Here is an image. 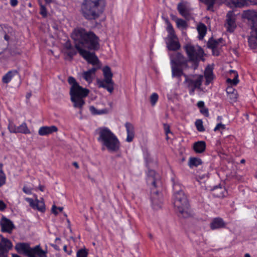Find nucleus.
<instances>
[{"instance_id": "obj_1", "label": "nucleus", "mask_w": 257, "mask_h": 257, "mask_svg": "<svg viewBox=\"0 0 257 257\" xmlns=\"http://www.w3.org/2000/svg\"><path fill=\"white\" fill-rule=\"evenodd\" d=\"M72 38L75 43L77 50L89 63L96 65L99 60L94 53H91L83 48L90 50L97 51L100 48L99 38L92 32L87 31L82 28L75 29L72 35Z\"/></svg>"}, {"instance_id": "obj_2", "label": "nucleus", "mask_w": 257, "mask_h": 257, "mask_svg": "<svg viewBox=\"0 0 257 257\" xmlns=\"http://www.w3.org/2000/svg\"><path fill=\"white\" fill-rule=\"evenodd\" d=\"M105 7V0H84L81 5V11L86 19L94 20L102 14Z\"/></svg>"}, {"instance_id": "obj_3", "label": "nucleus", "mask_w": 257, "mask_h": 257, "mask_svg": "<svg viewBox=\"0 0 257 257\" xmlns=\"http://www.w3.org/2000/svg\"><path fill=\"white\" fill-rule=\"evenodd\" d=\"M68 81L69 84L71 85L70 95L71 100L73 103V106L81 109L85 103L83 98L88 95L89 90L80 86L73 77H69Z\"/></svg>"}, {"instance_id": "obj_4", "label": "nucleus", "mask_w": 257, "mask_h": 257, "mask_svg": "<svg viewBox=\"0 0 257 257\" xmlns=\"http://www.w3.org/2000/svg\"><path fill=\"white\" fill-rule=\"evenodd\" d=\"M98 140L101 142L110 152H116L119 150L120 143L117 137L107 128H100Z\"/></svg>"}, {"instance_id": "obj_5", "label": "nucleus", "mask_w": 257, "mask_h": 257, "mask_svg": "<svg viewBox=\"0 0 257 257\" xmlns=\"http://www.w3.org/2000/svg\"><path fill=\"white\" fill-rule=\"evenodd\" d=\"M172 76L181 80L184 74V69L188 67V60L181 53H176L170 56Z\"/></svg>"}, {"instance_id": "obj_6", "label": "nucleus", "mask_w": 257, "mask_h": 257, "mask_svg": "<svg viewBox=\"0 0 257 257\" xmlns=\"http://www.w3.org/2000/svg\"><path fill=\"white\" fill-rule=\"evenodd\" d=\"M174 205L183 217H187L190 215L189 205L186 195L182 190L175 193Z\"/></svg>"}, {"instance_id": "obj_7", "label": "nucleus", "mask_w": 257, "mask_h": 257, "mask_svg": "<svg viewBox=\"0 0 257 257\" xmlns=\"http://www.w3.org/2000/svg\"><path fill=\"white\" fill-rule=\"evenodd\" d=\"M184 49L187 55L188 61L194 63L195 66L194 69H196L200 60H203V49L198 46H195L191 44H187L184 46Z\"/></svg>"}, {"instance_id": "obj_8", "label": "nucleus", "mask_w": 257, "mask_h": 257, "mask_svg": "<svg viewBox=\"0 0 257 257\" xmlns=\"http://www.w3.org/2000/svg\"><path fill=\"white\" fill-rule=\"evenodd\" d=\"M166 23L167 31L168 33L165 39L167 48L169 51H176L180 49V44L171 24L168 20L166 21Z\"/></svg>"}, {"instance_id": "obj_9", "label": "nucleus", "mask_w": 257, "mask_h": 257, "mask_svg": "<svg viewBox=\"0 0 257 257\" xmlns=\"http://www.w3.org/2000/svg\"><path fill=\"white\" fill-rule=\"evenodd\" d=\"M102 71L104 79L97 80L98 87L106 89L108 92L112 93L114 89V82L112 79L113 74L108 66L104 67Z\"/></svg>"}, {"instance_id": "obj_10", "label": "nucleus", "mask_w": 257, "mask_h": 257, "mask_svg": "<svg viewBox=\"0 0 257 257\" xmlns=\"http://www.w3.org/2000/svg\"><path fill=\"white\" fill-rule=\"evenodd\" d=\"M182 76L185 78L184 82L187 84L190 94H193L196 89H200L203 80V75H194L189 77L184 73Z\"/></svg>"}, {"instance_id": "obj_11", "label": "nucleus", "mask_w": 257, "mask_h": 257, "mask_svg": "<svg viewBox=\"0 0 257 257\" xmlns=\"http://www.w3.org/2000/svg\"><path fill=\"white\" fill-rule=\"evenodd\" d=\"M0 237H2L0 241V257H8L9 252L13 248L12 242L1 234Z\"/></svg>"}, {"instance_id": "obj_12", "label": "nucleus", "mask_w": 257, "mask_h": 257, "mask_svg": "<svg viewBox=\"0 0 257 257\" xmlns=\"http://www.w3.org/2000/svg\"><path fill=\"white\" fill-rule=\"evenodd\" d=\"M1 230L3 232L12 233L13 230L15 228L13 222L5 216H3L0 220Z\"/></svg>"}, {"instance_id": "obj_13", "label": "nucleus", "mask_w": 257, "mask_h": 257, "mask_svg": "<svg viewBox=\"0 0 257 257\" xmlns=\"http://www.w3.org/2000/svg\"><path fill=\"white\" fill-rule=\"evenodd\" d=\"M26 200L29 203L30 206L33 209L42 212L45 211V205L43 199L42 200H39L37 199L34 200L32 198H26Z\"/></svg>"}, {"instance_id": "obj_14", "label": "nucleus", "mask_w": 257, "mask_h": 257, "mask_svg": "<svg viewBox=\"0 0 257 257\" xmlns=\"http://www.w3.org/2000/svg\"><path fill=\"white\" fill-rule=\"evenodd\" d=\"M151 199L153 207L157 209L161 207L162 205V196L159 193L152 189L151 191Z\"/></svg>"}, {"instance_id": "obj_15", "label": "nucleus", "mask_w": 257, "mask_h": 257, "mask_svg": "<svg viewBox=\"0 0 257 257\" xmlns=\"http://www.w3.org/2000/svg\"><path fill=\"white\" fill-rule=\"evenodd\" d=\"M32 248L27 243H19L15 246V249L19 253H23L29 257H30L32 253Z\"/></svg>"}, {"instance_id": "obj_16", "label": "nucleus", "mask_w": 257, "mask_h": 257, "mask_svg": "<svg viewBox=\"0 0 257 257\" xmlns=\"http://www.w3.org/2000/svg\"><path fill=\"white\" fill-rule=\"evenodd\" d=\"M76 47H73L70 41H67L64 45V52L70 60L72 59L73 56L76 55Z\"/></svg>"}, {"instance_id": "obj_17", "label": "nucleus", "mask_w": 257, "mask_h": 257, "mask_svg": "<svg viewBox=\"0 0 257 257\" xmlns=\"http://www.w3.org/2000/svg\"><path fill=\"white\" fill-rule=\"evenodd\" d=\"M226 25L227 31L232 32L236 27L234 15L232 12L229 11L226 15Z\"/></svg>"}, {"instance_id": "obj_18", "label": "nucleus", "mask_w": 257, "mask_h": 257, "mask_svg": "<svg viewBox=\"0 0 257 257\" xmlns=\"http://www.w3.org/2000/svg\"><path fill=\"white\" fill-rule=\"evenodd\" d=\"M57 131L58 128L55 125L44 126L39 128L38 134L41 136H47Z\"/></svg>"}, {"instance_id": "obj_19", "label": "nucleus", "mask_w": 257, "mask_h": 257, "mask_svg": "<svg viewBox=\"0 0 257 257\" xmlns=\"http://www.w3.org/2000/svg\"><path fill=\"white\" fill-rule=\"evenodd\" d=\"M225 223L222 218L217 217L212 220L210 223V226L212 229L214 230L224 228L225 227Z\"/></svg>"}, {"instance_id": "obj_20", "label": "nucleus", "mask_w": 257, "mask_h": 257, "mask_svg": "<svg viewBox=\"0 0 257 257\" xmlns=\"http://www.w3.org/2000/svg\"><path fill=\"white\" fill-rule=\"evenodd\" d=\"M125 126L127 132L126 141L127 142H131L135 137V129L134 125L130 122H127L125 124Z\"/></svg>"}, {"instance_id": "obj_21", "label": "nucleus", "mask_w": 257, "mask_h": 257, "mask_svg": "<svg viewBox=\"0 0 257 257\" xmlns=\"http://www.w3.org/2000/svg\"><path fill=\"white\" fill-rule=\"evenodd\" d=\"M177 10L180 14L185 18L187 19L190 16L189 10L185 3H179L177 6Z\"/></svg>"}, {"instance_id": "obj_22", "label": "nucleus", "mask_w": 257, "mask_h": 257, "mask_svg": "<svg viewBox=\"0 0 257 257\" xmlns=\"http://www.w3.org/2000/svg\"><path fill=\"white\" fill-rule=\"evenodd\" d=\"M212 195L215 197L222 198L226 194V191L224 187L221 186H215L212 190Z\"/></svg>"}, {"instance_id": "obj_23", "label": "nucleus", "mask_w": 257, "mask_h": 257, "mask_svg": "<svg viewBox=\"0 0 257 257\" xmlns=\"http://www.w3.org/2000/svg\"><path fill=\"white\" fill-rule=\"evenodd\" d=\"M193 149L196 153H202L205 150L206 143L203 141L195 142L193 144Z\"/></svg>"}, {"instance_id": "obj_24", "label": "nucleus", "mask_w": 257, "mask_h": 257, "mask_svg": "<svg viewBox=\"0 0 257 257\" xmlns=\"http://www.w3.org/2000/svg\"><path fill=\"white\" fill-rule=\"evenodd\" d=\"M15 76L19 77L18 71L16 70L10 71L3 76L2 81L4 83H8Z\"/></svg>"}, {"instance_id": "obj_25", "label": "nucleus", "mask_w": 257, "mask_h": 257, "mask_svg": "<svg viewBox=\"0 0 257 257\" xmlns=\"http://www.w3.org/2000/svg\"><path fill=\"white\" fill-rule=\"evenodd\" d=\"M97 69V68L93 67L88 71L84 72L82 74L83 78L88 82H91L92 81V75L95 74Z\"/></svg>"}, {"instance_id": "obj_26", "label": "nucleus", "mask_w": 257, "mask_h": 257, "mask_svg": "<svg viewBox=\"0 0 257 257\" xmlns=\"http://www.w3.org/2000/svg\"><path fill=\"white\" fill-rule=\"evenodd\" d=\"M31 252L30 257H36L35 255H37L39 257H47L46 252L41 249L40 245H37L32 248Z\"/></svg>"}, {"instance_id": "obj_27", "label": "nucleus", "mask_w": 257, "mask_h": 257, "mask_svg": "<svg viewBox=\"0 0 257 257\" xmlns=\"http://www.w3.org/2000/svg\"><path fill=\"white\" fill-rule=\"evenodd\" d=\"M222 39H219L217 40L210 38L207 42V47L212 50L213 54H215L214 49L216 48L219 42H221Z\"/></svg>"}, {"instance_id": "obj_28", "label": "nucleus", "mask_w": 257, "mask_h": 257, "mask_svg": "<svg viewBox=\"0 0 257 257\" xmlns=\"http://www.w3.org/2000/svg\"><path fill=\"white\" fill-rule=\"evenodd\" d=\"M230 74L231 75H233V78L232 79L228 78L227 82L230 83L231 85H236L239 82L237 72L234 70H230Z\"/></svg>"}, {"instance_id": "obj_29", "label": "nucleus", "mask_w": 257, "mask_h": 257, "mask_svg": "<svg viewBox=\"0 0 257 257\" xmlns=\"http://www.w3.org/2000/svg\"><path fill=\"white\" fill-rule=\"evenodd\" d=\"M197 31L199 33V39H202L206 33L207 28L203 23H200L197 26Z\"/></svg>"}, {"instance_id": "obj_30", "label": "nucleus", "mask_w": 257, "mask_h": 257, "mask_svg": "<svg viewBox=\"0 0 257 257\" xmlns=\"http://www.w3.org/2000/svg\"><path fill=\"white\" fill-rule=\"evenodd\" d=\"M204 76L206 79L205 85H207L213 79L212 70L210 68L206 69Z\"/></svg>"}, {"instance_id": "obj_31", "label": "nucleus", "mask_w": 257, "mask_h": 257, "mask_svg": "<svg viewBox=\"0 0 257 257\" xmlns=\"http://www.w3.org/2000/svg\"><path fill=\"white\" fill-rule=\"evenodd\" d=\"M248 44L249 47L253 49L257 48V36L253 33L248 38Z\"/></svg>"}, {"instance_id": "obj_32", "label": "nucleus", "mask_w": 257, "mask_h": 257, "mask_svg": "<svg viewBox=\"0 0 257 257\" xmlns=\"http://www.w3.org/2000/svg\"><path fill=\"white\" fill-rule=\"evenodd\" d=\"M18 130L17 132H18V133L29 134L31 133L25 122L23 123L19 126H18Z\"/></svg>"}, {"instance_id": "obj_33", "label": "nucleus", "mask_w": 257, "mask_h": 257, "mask_svg": "<svg viewBox=\"0 0 257 257\" xmlns=\"http://www.w3.org/2000/svg\"><path fill=\"white\" fill-rule=\"evenodd\" d=\"M202 163L201 160L197 158H190L189 161V166L190 167H197Z\"/></svg>"}, {"instance_id": "obj_34", "label": "nucleus", "mask_w": 257, "mask_h": 257, "mask_svg": "<svg viewBox=\"0 0 257 257\" xmlns=\"http://www.w3.org/2000/svg\"><path fill=\"white\" fill-rule=\"evenodd\" d=\"M3 165L0 163V187L6 183V176L3 170Z\"/></svg>"}, {"instance_id": "obj_35", "label": "nucleus", "mask_w": 257, "mask_h": 257, "mask_svg": "<svg viewBox=\"0 0 257 257\" xmlns=\"http://www.w3.org/2000/svg\"><path fill=\"white\" fill-rule=\"evenodd\" d=\"M226 92L228 95H233V97L230 96V98L235 101L237 98L236 91L231 86H228L226 88Z\"/></svg>"}, {"instance_id": "obj_36", "label": "nucleus", "mask_w": 257, "mask_h": 257, "mask_svg": "<svg viewBox=\"0 0 257 257\" xmlns=\"http://www.w3.org/2000/svg\"><path fill=\"white\" fill-rule=\"evenodd\" d=\"M201 2L207 6V10L213 11V8L215 2L217 0H199Z\"/></svg>"}, {"instance_id": "obj_37", "label": "nucleus", "mask_w": 257, "mask_h": 257, "mask_svg": "<svg viewBox=\"0 0 257 257\" xmlns=\"http://www.w3.org/2000/svg\"><path fill=\"white\" fill-rule=\"evenodd\" d=\"M207 179V176H203L201 177L199 176L198 178H197V181L202 188H204L206 189V186H205V182Z\"/></svg>"}, {"instance_id": "obj_38", "label": "nucleus", "mask_w": 257, "mask_h": 257, "mask_svg": "<svg viewBox=\"0 0 257 257\" xmlns=\"http://www.w3.org/2000/svg\"><path fill=\"white\" fill-rule=\"evenodd\" d=\"M236 7H242L246 5V0H231Z\"/></svg>"}, {"instance_id": "obj_39", "label": "nucleus", "mask_w": 257, "mask_h": 257, "mask_svg": "<svg viewBox=\"0 0 257 257\" xmlns=\"http://www.w3.org/2000/svg\"><path fill=\"white\" fill-rule=\"evenodd\" d=\"M195 125L197 130L199 132H204L205 131L204 127L203 125V122L201 119H197L195 121Z\"/></svg>"}, {"instance_id": "obj_40", "label": "nucleus", "mask_w": 257, "mask_h": 257, "mask_svg": "<svg viewBox=\"0 0 257 257\" xmlns=\"http://www.w3.org/2000/svg\"><path fill=\"white\" fill-rule=\"evenodd\" d=\"M90 110L93 114H100L106 112L105 109L98 110L94 106L90 107Z\"/></svg>"}, {"instance_id": "obj_41", "label": "nucleus", "mask_w": 257, "mask_h": 257, "mask_svg": "<svg viewBox=\"0 0 257 257\" xmlns=\"http://www.w3.org/2000/svg\"><path fill=\"white\" fill-rule=\"evenodd\" d=\"M88 254V252L87 249L85 248L80 249L77 252V257H87Z\"/></svg>"}, {"instance_id": "obj_42", "label": "nucleus", "mask_w": 257, "mask_h": 257, "mask_svg": "<svg viewBox=\"0 0 257 257\" xmlns=\"http://www.w3.org/2000/svg\"><path fill=\"white\" fill-rule=\"evenodd\" d=\"M149 176L152 178V185L155 188L156 187V173L153 170H150L149 171Z\"/></svg>"}, {"instance_id": "obj_43", "label": "nucleus", "mask_w": 257, "mask_h": 257, "mask_svg": "<svg viewBox=\"0 0 257 257\" xmlns=\"http://www.w3.org/2000/svg\"><path fill=\"white\" fill-rule=\"evenodd\" d=\"M176 24L178 28L181 27L185 28L187 27V24L186 22L181 19H177L176 20Z\"/></svg>"}, {"instance_id": "obj_44", "label": "nucleus", "mask_w": 257, "mask_h": 257, "mask_svg": "<svg viewBox=\"0 0 257 257\" xmlns=\"http://www.w3.org/2000/svg\"><path fill=\"white\" fill-rule=\"evenodd\" d=\"M158 95L156 93H153L150 97V101L152 105H154L158 99Z\"/></svg>"}, {"instance_id": "obj_45", "label": "nucleus", "mask_w": 257, "mask_h": 257, "mask_svg": "<svg viewBox=\"0 0 257 257\" xmlns=\"http://www.w3.org/2000/svg\"><path fill=\"white\" fill-rule=\"evenodd\" d=\"M125 162L124 160L117 162L115 166V169H121L124 168Z\"/></svg>"}, {"instance_id": "obj_46", "label": "nucleus", "mask_w": 257, "mask_h": 257, "mask_svg": "<svg viewBox=\"0 0 257 257\" xmlns=\"http://www.w3.org/2000/svg\"><path fill=\"white\" fill-rule=\"evenodd\" d=\"M40 14L43 16L44 17H46L47 15V13L46 11V9L44 6H43L41 3H40Z\"/></svg>"}, {"instance_id": "obj_47", "label": "nucleus", "mask_w": 257, "mask_h": 257, "mask_svg": "<svg viewBox=\"0 0 257 257\" xmlns=\"http://www.w3.org/2000/svg\"><path fill=\"white\" fill-rule=\"evenodd\" d=\"M9 129L10 131L12 133H18V132H16L18 131V126L17 127L13 123H11L9 125Z\"/></svg>"}, {"instance_id": "obj_48", "label": "nucleus", "mask_w": 257, "mask_h": 257, "mask_svg": "<svg viewBox=\"0 0 257 257\" xmlns=\"http://www.w3.org/2000/svg\"><path fill=\"white\" fill-rule=\"evenodd\" d=\"M164 129L166 135L167 136L166 137V139L168 140L169 139V137L168 136V134L169 133H171V134L172 133L170 131L169 125L168 124H167V123L164 124Z\"/></svg>"}, {"instance_id": "obj_49", "label": "nucleus", "mask_w": 257, "mask_h": 257, "mask_svg": "<svg viewBox=\"0 0 257 257\" xmlns=\"http://www.w3.org/2000/svg\"><path fill=\"white\" fill-rule=\"evenodd\" d=\"M225 128V126L224 124H223L221 123H218L215 127L214 129V132H216L220 130H224Z\"/></svg>"}, {"instance_id": "obj_50", "label": "nucleus", "mask_w": 257, "mask_h": 257, "mask_svg": "<svg viewBox=\"0 0 257 257\" xmlns=\"http://www.w3.org/2000/svg\"><path fill=\"white\" fill-rule=\"evenodd\" d=\"M200 112L206 117L209 116L208 109L206 107L201 108L200 109Z\"/></svg>"}, {"instance_id": "obj_51", "label": "nucleus", "mask_w": 257, "mask_h": 257, "mask_svg": "<svg viewBox=\"0 0 257 257\" xmlns=\"http://www.w3.org/2000/svg\"><path fill=\"white\" fill-rule=\"evenodd\" d=\"M56 209H58L61 212L63 210V208L62 207H59L58 208H57V207L55 205H53L52 206V212L55 215H57L58 214V212L56 210Z\"/></svg>"}, {"instance_id": "obj_52", "label": "nucleus", "mask_w": 257, "mask_h": 257, "mask_svg": "<svg viewBox=\"0 0 257 257\" xmlns=\"http://www.w3.org/2000/svg\"><path fill=\"white\" fill-rule=\"evenodd\" d=\"M23 191L27 194H31L32 193L31 190L26 186L23 187Z\"/></svg>"}, {"instance_id": "obj_53", "label": "nucleus", "mask_w": 257, "mask_h": 257, "mask_svg": "<svg viewBox=\"0 0 257 257\" xmlns=\"http://www.w3.org/2000/svg\"><path fill=\"white\" fill-rule=\"evenodd\" d=\"M6 208V205L5 203L2 200H0V210L3 211Z\"/></svg>"}, {"instance_id": "obj_54", "label": "nucleus", "mask_w": 257, "mask_h": 257, "mask_svg": "<svg viewBox=\"0 0 257 257\" xmlns=\"http://www.w3.org/2000/svg\"><path fill=\"white\" fill-rule=\"evenodd\" d=\"M197 105L199 108H200L201 109L204 107V103L202 101H200L198 102Z\"/></svg>"}, {"instance_id": "obj_55", "label": "nucleus", "mask_w": 257, "mask_h": 257, "mask_svg": "<svg viewBox=\"0 0 257 257\" xmlns=\"http://www.w3.org/2000/svg\"><path fill=\"white\" fill-rule=\"evenodd\" d=\"M18 1L17 0H11L10 4L12 6L15 7L18 5Z\"/></svg>"}, {"instance_id": "obj_56", "label": "nucleus", "mask_w": 257, "mask_h": 257, "mask_svg": "<svg viewBox=\"0 0 257 257\" xmlns=\"http://www.w3.org/2000/svg\"><path fill=\"white\" fill-rule=\"evenodd\" d=\"M39 189L41 191L43 192V191H44V189H45V186H43V185H39Z\"/></svg>"}, {"instance_id": "obj_57", "label": "nucleus", "mask_w": 257, "mask_h": 257, "mask_svg": "<svg viewBox=\"0 0 257 257\" xmlns=\"http://www.w3.org/2000/svg\"><path fill=\"white\" fill-rule=\"evenodd\" d=\"M73 165L77 169L79 168V165L76 162H74L73 163Z\"/></svg>"}, {"instance_id": "obj_58", "label": "nucleus", "mask_w": 257, "mask_h": 257, "mask_svg": "<svg viewBox=\"0 0 257 257\" xmlns=\"http://www.w3.org/2000/svg\"><path fill=\"white\" fill-rule=\"evenodd\" d=\"M250 2V3H251L253 5L254 2V0H246V5L247 4V2Z\"/></svg>"}, {"instance_id": "obj_59", "label": "nucleus", "mask_w": 257, "mask_h": 257, "mask_svg": "<svg viewBox=\"0 0 257 257\" xmlns=\"http://www.w3.org/2000/svg\"><path fill=\"white\" fill-rule=\"evenodd\" d=\"M52 245L57 250H59L58 246L57 245L52 244Z\"/></svg>"}, {"instance_id": "obj_60", "label": "nucleus", "mask_w": 257, "mask_h": 257, "mask_svg": "<svg viewBox=\"0 0 257 257\" xmlns=\"http://www.w3.org/2000/svg\"><path fill=\"white\" fill-rule=\"evenodd\" d=\"M46 4H50L52 2V0H45Z\"/></svg>"}, {"instance_id": "obj_61", "label": "nucleus", "mask_w": 257, "mask_h": 257, "mask_svg": "<svg viewBox=\"0 0 257 257\" xmlns=\"http://www.w3.org/2000/svg\"><path fill=\"white\" fill-rule=\"evenodd\" d=\"M12 255V257H21L20 255H19L17 254L13 253Z\"/></svg>"}, {"instance_id": "obj_62", "label": "nucleus", "mask_w": 257, "mask_h": 257, "mask_svg": "<svg viewBox=\"0 0 257 257\" xmlns=\"http://www.w3.org/2000/svg\"><path fill=\"white\" fill-rule=\"evenodd\" d=\"M214 53H215V54H213L214 55H216V56L218 55V52L217 51H216L215 50V49H214Z\"/></svg>"}, {"instance_id": "obj_63", "label": "nucleus", "mask_w": 257, "mask_h": 257, "mask_svg": "<svg viewBox=\"0 0 257 257\" xmlns=\"http://www.w3.org/2000/svg\"><path fill=\"white\" fill-rule=\"evenodd\" d=\"M31 93H29L27 94L26 97L27 98H29L31 97Z\"/></svg>"}, {"instance_id": "obj_64", "label": "nucleus", "mask_w": 257, "mask_h": 257, "mask_svg": "<svg viewBox=\"0 0 257 257\" xmlns=\"http://www.w3.org/2000/svg\"><path fill=\"white\" fill-rule=\"evenodd\" d=\"M244 257H251L249 254L248 253H245L244 255Z\"/></svg>"}]
</instances>
